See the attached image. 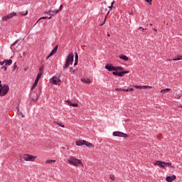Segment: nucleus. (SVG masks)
I'll use <instances>...</instances> for the list:
<instances>
[{"instance_id":"nucleus-25","label":"nucleus","mask_w":182,"mask_h":182,"mask_svg":"<svg viewBox=\"0 0 182 182\" xmlns=\"http://www.w3.org/2000/svg\"><path fill=\"white\" fill-rule=\"evenodd\" d=\"M70 73H75L76 72V70H75V68L70 67Z\"/></svg>"},{"instance_id":"nucleus-60","label":"nucleus","mask_w":182,"mask_h":182,"mask_svg":"<svg viewBox=\"0 0 182 182\" xmlns=\"http://www.w3.org/2000/svg\"><path fill=\"white\" fill-rule=\"evenodd\" d=\"M40 70H42V68H40Z\"/></svg>"},{"instance_id":"nucleus-4","label":"nucleus","mask_w":182,"mask_h":182,"mask_svg":"<svg viewBox=\"0 0 182 182\" xmlns=\"http://www.w3.org/2000/svg\"><path fill=\"white\" fill-rule=\"evenodd\" d=\"M9 92V86L8 85H4L1 88H0V96L4 97L6 93Z\"/></svg>"},{"instance_id":"nucleus-18","label":"nucleus","mask_w":182,"mask_h":182,"mask_svg":"<svg viewBox=\"0 0 182 182\" xmlns=\"http://www.w3.org/2000/svg\"><path fill=\"white\" fill-rule=\"evenodd\" d=\"M126 73H129V71H122V72L118 73V76H119V77H123V75H126Z\"/></svg>"},{"instance_id":"nucleus-15","label":"nucleus","mask_w":182,"mask_h":182,"mask_svg":"<svg viewBox=\"0 0 182 182\" xmlns=\"http://www.w3.org/2000/svg\"><path fill=\"white\" fill-rule=\"evenodd\" d=\"M59 82H60V80H59V78L55 77H53V85H59Z\"/></svg>"},{"instance_id":"nucleus-11","label":"nucleus","mask_w":182,"mask_h":182,"mask_svg":"<svg viewBox=\"0 0 182 182\" xmlns=\"http://www.w3.org/2000/svg\"><path fill=\"white\" fill-rule=\"evenodd\" d=\"M155 164L156 166H159V167H161V168H164L165 162H163L161 161H157Z\"/></svg>"},{"instance_id":"nucleus-31","label":"nucleus","mask_w":182,"mask_h":182,"mask_svg":"<svg viewBox=\"0 0 182 182\" xmlns=\"http://www.w3.org/2000/svg\"><path fill=\"white\" fill-rule=\"evenodd\" d=\"M113 5H114V1H113L112 3H111V6H108V8L109 9H112L113 8Z\"/></svg>"},{"instance_id":"nucleus-59","label":"nucleus","mask_w":182,"mask_h":182,"mask_svg":"<svg viewBox=\"0 0 182 182\" xmlns=\"http://www.w3.org/2000/svg\"><path fill=\"white\" fill-rule=\"evenodd\" d=\"M38 21H39V20H38V21L36 22V23H38Z\"/></svg>"},{"instance_id":"nucleus-45","label":"nucleus","mask_w":182,"mask_h":182,"mask_svg":"<svg viewBox=\"0 0 182 182\" xmlns=\"http://www.w3.org/2000/svg\"><path fill=\"white\" fill-rule=\"evenodd\" d=\"M20 116H21V117H25V115H23V113H22L21 112H19Z\"/></svg>"},{"instance_id":"nucleus-20","label":"nucleus","mask_w":182,"mask_h":182,"mask_svg":"<svg viewBox=\"0 0 182 182\" xmlns=\"http://www.w3.org/2000/svg\"><path fill=\"white\" fill-rule=\"evenodd\" d=\"M51 163H56V160L48 159L46 161V164H50Z\"/></svg>"},{"instance_id":"nucleus-16","label":"nucleus","mask_w":182,"mask_h":182,"mask_svg":"<svg viewBox=\"0 0 182 182\" xmlns=\"http://www.w3.org/2000/svg\"><path fill=\"white\" fill-rule=\"evenodd\" d=\"M6 66H11L12 65V60H4Z\"/></svg>"},{"instance_id":"nucleus-10","label":"nucleus","mask_w":182,"mask_h":182,"mask_svg":"<svg viewBox=\"0 0 182 182\" xmlns=\"http://www.w3.org/2000/svg\"><path fill=\"white\" fill-rule=\"evenodd\" d=\"M81 82H84V83H87V85L92 83V81L87 77L81 78Z\"/></svg>"},{"instance_id":"nucleus-51","label":"nucleus","mask_w":182,"mask_h":182,"mask_svg":"<svg viewBox=\"0 0 182 182\" xmlns=\"http://www.w3.org/2000/svg\"><path fill=\"white\" fill-rule=\"evenodd\" d=\"M78 61H75L74 66H77Z\"/></svg>"},{"instance_id":"nucleus-13","label":"nucleus","mask_w":182,"mask_h":182,"mask_svg":"<svg viewBox=\"0 0 182 182\" xmlns=\"http://www.w3.org/2000/svg\"><path fill=\"white\" fill-rule=\"evenodd\" d=\"M58 48H59V46H55V47L50 53V56H53V55H55V53H56V52H58Z\"/></svg>"},{"instance_id":"nucleus-33","label":"nucleus","mask_w":182,"mask_h":182,"mask_svg":"<svg viewBox=\"0 0 182 182\" xmlns=\"http://www.w3.org/2000/svg\"><path fill=\"white\" fill-rule=\"evenodd\" d=\"M36 86H38V84H36V82H34V84L33 85L32 87H31V90H33V89H35V87H36Z\"/></svg>"},{"instance_id":"nucleus-19","label":"nucleus","mask_w":182,"mask_h":182,"mask_svg":"<svg viewBox=\"0 0 182 182\" xmlns=\"http://www.w3.org/2000/svg\"><path fill=\"white\" fill-rule=\"evenodd\" d=\"M125 90H126V89H123V88H122L120 87H117L115 88V91L116 92H125Z\"/></svg>"},{"instance_id":"nucleus-34","label":"nucleus","mask_w":182,"mask_h":182,"mask_svg":"<svg viewBox=\"0 0 182 182\" xmlns=\"http://www.w3.org/2000/svg\"><path fill=\"white\" fill-rule=\"evenodd\" d=\"M116 71L117 70H123V68L122 67H116Z\"/></svg>"},{"instance_id":"nucleus-47","label":"nucleus","mask_w":182,"mask_h":182,"mask_svg":"<svg viewBox=\"0 0 182 182\" xmlns=\"http://www.w3.org/2000/svg\"><path fill=\"white\" fill-rule=\"evenodd\" d=\"M38 82H39V80H38V78H36V79L35 80L34 83H36V84L38 85Z\"/></svg>"},{"instance_id":"nucleus-22","label":"nucleus","mask_w":182,"mask_h":182,"mask_svg":"<svg viewBox=\"0 0 182 182\" xmlns=\"http://www.w3.org/2000/svg\"><path fill=\"white\" fill-rule=\"evenodd\" d=\"M166 166H167L168 167H171V168H174V166H171V163L165 162L164 167H166Z\"/></svg>"},{"instance_id":"nucleus-56","label":"nucleus","mask_w":182,"mask_h":182,"mask_svg":"<svg viewBox=\"0 0 182 182\" xmlns=\"http://www.w3.org/2000/svg\"><path fill=\"white\" fill-rule=\"evenodd\" d=\"M155 32H157V29H154Z\"/></svg>"},{"instance_id":"nucleus-54","label":"nucleus","mask_w":182,"mask_h":182,"mask_svg":"<svg viewBox=\"0 0 182 182\" xmlns=\"http://www.w3.org/2000/svg\"><path fill=\"white\" fill-rule=\"evenodd\" d=\"M48 19H52V16H50V17L47 18Z\"/></svg>"},{"instance_id":"nucleus-2","label":"nucleus","mask_w":182,"mask_h":182,"mask_svg":"<svg viewBox=\"0 0 182 182\" xmlns=\"http://www.w3.org/2000/svg\"><path fill=\"white\" fill-rule=\"evenodd\" d=\"M68 163L71 164L72 166H75V167L77 166H83V163H82V161L80 159H77L73 156H71L68 160Z\"/></svg>"},{"instance_id":"nucleus-5","label":"nucleus","mask_w":182,"mask_h":182,"mask_svg":"<svg viewBox=\"0 0 182 182\" xmlns=\"http://www.w3.org/2000/svg\"><path fill=\"white\" fill-rule=\"evenodd\" d=\"M23 160L25 161H35L36 157L33 155L24 154L22 156Z\"/></svg>"},{"instance_id":"nucleus-38","label":"nucleus","mask_w":182,"mask_h":182,"mask_svg":"<svg viewBox=\"0 0 182 182\" xmlns=\"http://www.w3.org/2000/svg\"><path fill=\"white\" fill-rule=\"evenodd\" d=\"M16 68H18V66L16 65V63H15L14 64V67H13L14 70H15V69H16Z\"/></svg>"},{"instance_id":"nucleus-41","label":"nucleus","mask_w":182,"mask_h":182,"mask_svg":"<svg viewBox=\"0 0 182 182\" xmlns=\"http://www.w3.org/2000/svg\"><path fill=\"white\" fill-rule=\"evenodd\" d=\"M41 19H48V17L47 16H43V17H41L38 19V21H41Z\"/></svg>"},{"instance_id":"nucleus-37","label":"nucleus","mask_w":182,"mask_h":182,"mask_svg":"<svg viewBox=\"0 0 182 182\" xmlns=\"http://www.w3.org/2000/svg\"><path fill=\"white\" fill-rule=\"evenodd\" d=\"M52 11V13H53V15L55 14H58V12H59V10H54V11Z\"/></svg>"},{"instance_id":"nucleus-53","label":"nucleus","mask_w":182,"mask_h":182,"mask_svg":"<svg viewBox=\"0 0 182 182\" xmlns=\"http://www.w3.org/2000/svg\"><path fill=\"white\" fill-rule=\"evenodd\" d=\"M2 81L0 80V87H2Z\"/></svg>"},{"instance_id":"nucleus-44","label":"nucleus","mask_w":182,"mask_h":182,"mask_svg":"<svg viewBox=\"0 0 182 182\" xmlns=\"http://www.w3.org/2000/svg\"><path fill=\"white\" fill-rule=\"evenodd\" d=\"M109 178H110L111 180H112V181H114V179H115L114 176H113V175H111Z\"/></svg>"},{"instance_id":"nucleus-46","label":"nucleus","mask_w":182,"mask_h":182,"mask_svg":"<svg viewBox=\"0 0 182 182\" xmlns=\"http://www.w3.org/2000/svg\"><path fill=\"white\" fill-rule=\"evenodd\" d=\"M146 2H148V4H150V5H151V2L152 1L151 0H145Z\"/></svg>"},{"instance_id":"nucleus-42","label":"nucleus","mask_w":182,"mask_h":182,"mask_svg":"<svg viewBox=\"0 0 182 182\" xmlns=\"http://www.w3.org/2000/svg\"><path fill=\"white\" fill-rule=\"evenodd\" d=\"M105 22H106V17L105 18L104 22L101 23L100 26H103V25H105Z\"/></svg>"},{"instance_id":"nucleus-57","label":"nucleus","mask_w":182,"mask_h":182,"mask_svg":"<svg viewBox=\"0 0 182 182\" xmlns=\"http://www.w3.org/2000/svg\"><path fill=\"white\" fill-rule=\"evenodd\" d=\"M107 36H110V34H109V33H108V34H107Z\"/></svg>"},{"instance_id":"nucleus-28","label":"nucleus","mask_w":182,"mask_h":182,"mask_svg":"<svg viewBox=\"0 0 182 182\" xmlns=\"http://www.w3.org/2000/svg\"><path fill=\"white\" fill-rule=\"evenodd\" d=\"M15 45H16V42H15L14 43H13V44L11 46V50H14V49H15Z\"/></svg>"},{"instance_id":"nucleus-48","label":"nucleus","mask_w":182,"mask_h":182,"mask_svg":"<svg viewBox=\"0 0 182 182\" xmlns=\"http://www.w3.org/2000/svg\"><path fill=\"white\" fill-rule=\"evenodd\" d=\"M180 97H181V95H176V99H180Z\"/></svg>"},{"instance_id":"nucleus-12","label":"nucleus","mask_w":182,"mask_h":182,"mask_svg":"<svg viewBox=\"0 0 182 182\" xmlns=\"http://www.w3.org/2000/svg\"><path fill=\"white\" fill-rule=\"evenodd\" d=\"M58 48H59V46H55V47L50 53V56H53V55H55V53H56V52H58Z\"/></svg>"},{"instance_id":"nucleus-30","label":"nucleus","mask_w":182,"mask_h":182,"mask_svg":"<svg viewBox=\"0 0 182 182\" xmlns=\"http://www.w3.org/2000/svg\"><path fill=\"white\" fill-rule=\"evenodd\" d=\"M134 90V88H127V90L125 89V92H133Z\"/></svg>"},{"instance_id":"nucleus-21","label":"nucleus","mask_w":182,"mask_h":182,"mask_svg":"<svg viewBox=\"0 0 182 182\" xmlns=\"http://www.w3.org/2000/svg\"><path fill=\"white\" fill-rule=\"evenodd\" d=\"M168 60H182V55H178L176 58L171 59Z\"/></svg>"},{"instance_id":"nucleus-35","label":"nucleus","mask_w":182,"mask_h":182,"mask_svg":"<svg viewBox=\"0 0 182 182\" xmlns=\"http://www.w3.org/2000/svg\"><path fill=\"white\" fill-rule=\"evenodd\" d=\"M112 75H114V76H118L119 73L115 70V71H114V72L112 73Z\"/></svg>"},{"instance_id":"nucleus-32","label":"nucleus","mask_w":182,"mask_h":182,"mask_svg":"<svg viewBox=\"0 0 182 182\" xmlns=\"http://www.w3.org/2000/svg\"><path fill=\"white\" fill-rule=\"evenodd\" d=\"M46 14H47V15H50V16H52V15H53L52 11H47L46 12Z\"/></svg>"},{"instance_id":"nucleus-58","label":"nucleus","mask_w":182,"mask_h":182,"mask_svg":"<svg viewBox=\"0 0 182 182\" xmlns=\"http://www.w3.org/2000/svg\"><path fill=\"white\" fill-rule=\"evenodd\" d=\"M179 107H181L182 109V105H180Z\"/></svg>"},{"instance_id":"nucleus-29","label":"nucleus","mask_w":182,"mask_h":182,"mask_svg":"<svg viewBox=\"0 0 182 182\" xmlns=\"http://www.w3.org/2000/svg\"><path fill=\"white\" fill-rule=\"evenodd\" d=\"M41 77H42V73H38V74L37 75L36 79H38V80H39V79H41Z\"/></svg>"},{"instance_id":"nucleus-40","label":"nucleus","mask_w":182,"mask_h":182,"mask_svg":"<svg viewBox=\"0 0 182 182\" xmlns=\"http://www.w3.org/2000/svg\"><path fill=\"white\" fill-rule=\"evenodd\" d=\"M57 124L60 126V127H65V125H63V124L57 123Z\"/></svg>"},{"instance_id":"nucleus-27","label":"nucleus","mask_w":182,"mask_h":182,"mask_svg":"<svg viewBox=\"0 0 182 182\" xmlns=\"http://www.w3.org/2000/svg\"><path fill=\"white\" fill-rule=\"evenodd\" d=\"M79 60V55H77V53H75V61H77Z\"/></svg>"},{"instance_id":"nucleus-3","label":"nucleus","mask_w":182,"mask_h":182,"mask_svg":"<svg viewBox=\"0 0 182 182\" xmlns=\"http://www.w3.org/2000/svg\"><path fill=\"white\" fill-rule=\"evenodd\" d=\"M76 146H87V147H95L93 144L87 142L85 140H78L75 142Z\"/></svg>"},{"instance_id":"nucleus-43","label":"nucleus","mask_w":182,"mask_h":182,"mask_svg":"<svg viewBox=\"0 0 182 182\" xmlns=\"http://www.w3.org/2000/svg\"><path fill=\"white\" fill-rule=\"evenodd\" d=\"M0 65H1V66H4V65H5V60L4 61H1Z\"/></svg>"},{"instance_id":"nucleus-6","label":"nucleus","mask_w":182,"mask_h":182,"mask_svg":"<svg viewBox=\"0 0 182 182\" xmlns=\"http://www.w3.org/2000/svg\"><path fill=\"white\" fill-rule=\"evenodd\" d=\"M16 13L15 12H13V13H11L9 14V15H6V16H4L3 18H2V21L4 22H6V21L9 20V19H12V18H14V16H16Z\"/></svg>"},{"instance_id":"nucleus-26","label":"nucleus","mask_w":182,"mask_h":182,"mask_svg":"<svg viewBox=\"0 0 182 182\" xmlns=\"http://www.w3.org/2000/svg\"><path fill=\"white\" fill-rule=\"evenodd\" d=\"M151 86H149V85H144L142 86V89H151Z\"/></svg>"},{"instance_id":"nucleus-23","label":"nucleus","mask_w":182,"mask_h":182,"mask_svg":"<svg viewBox=\"0 0 182 182\" xmlns=\"http://www.w3.org/2000/svg\"><path fill=\"white\" fill-rule=\"evenodd\" d=\"M170 90H171L170 88H166V89L161 90V93H163V95H164L165 92H170Z\"/></svg>"},{"instance_id":"nucleus-14","label":"nucleus","mask_w":182,"mask_h":182,"mask_svg":"<svg viewBox=\"0 0 182 182\" xmlns=\"http://www.w3.org/2000/svg\"><path fill=\"white\" fill-rule=\"evenodd\" d=\"M66 102L68 106H72L73 107H77L79 106L78 104L72 103V102H70V100H67Z\"/></svg>"},{"instance_id":"nucleus-49","label":"nucleus","mask_w":182,"mask_h":182,"mask_svg":"<svg viewBox=\"0 0 182 182\" xmlns=\"http://www.w3.org/2000/svg\"><path fill=\"white\" fill-rule=\"evenodd\" d=\"M139 29H142L141 32H144V28L142 27H139Z\"/></svg>"},{"instance_id":"nucleus-24","label":"nucleus","mask_w":182,"mask_h":182,"mask_svg":"<svg viewBox=\"0 0 182 182\" xmlns=\"http://www.w3.org/2000/svg\"><path fill=\"white\" fill-rule=\"evenodd\" d=\"M28 14V11H21L19 13L20 15H22L23 16H25Z\"/></svg>"},{"instance_id":"nucleus-1","label":"nucleus","mask_w":182,"mask_h":182,"mask_svg":"<svg viewBox=\"0 0 182 182\" xmlns=\"http://www.w3.org/2000/svg\"><path fill=\"white\" fill-rule=\"evenodd\" d=\"M75 55H73V53H70L67 58L65 59V64L63 65V69H68L70 65L73 63Z\"/></svg>"},{"instance_id":"nucleus-39","label":"nucleus","mask_w":182,"mask_h":182,"mask_svg":"<svg viewBox=\"0 0 182 182\" xmlns=\"http://www.w3.org/2000/svg\"><path fill=\"white\" fill-rule=\"evenodd\" d=\"M1 69H4L5 70V72H6V70L8 69L6 65H5V66L1 67Z\"/></svg>"},{"instance_id":"nucleus-7","label":"nucleus","mask_w":182,"mask_h":182,"mask_svg":"<svg viewBox=\"0 0 182 182\" xmlns=\"http://www.w3.org/2000/svg\"><path fill=\"white\" fill-rule=\"evenodd\" d=\"M112 134L115 137H127V134L122 132H114Z\"/></svg>"},{"instance_id":"nucleus-52","label":"nucleus","mask_w":182,"mask_h":182,"mask_svg":"<svg viewBox=\"0 0 182 182\" xmlns=\"http://www.w3.org/2000/svg\"><path fill=\"white\" fill-rule=\"evenodd\" d=\"M16 109H17V113L19 114V112H21L19 111V107H17Z\"/></svg>"},{"instance_id":"nucleus-50","label":"nucleus","mask_w":182,"mask_h":182,"mask_svg":"<svg viewBox=\"0 0 182 182\" xmlns=\"http://www.w3.org/2000/svg\"><path fill=\"white\" fill-rule=\"evenodd\" d=\"M50 56H52V55H50V54H49V55L46 57V59H49V58H50Z\"/></svg>"},{"instance_id":"nucleus-17","label":"nucleus","mask_w":182,"mask_h":182,"mask_svg":"<svg viewBox=\"0 0 182 182\" xmlns=\"http://www.w3.org/2000/svg\"><path fill=\"white\" fill-rule=\"evenodd\" d=\"M119 59H122L123 60H129V57L124 55H121L119 56Z\"/></svg>"},{"instance_id":"nucleus-8","label":"nucleus","mask_w":182,"mask_h":182,"mask_svg":"<svg viewBox=\"0 0 182 182\" xmlns=\"http://www.w3.org/2000/svg\"><path fill=\"white\" fill-rule=\"evenodd\" d=\"M105 69L109 70V72H113V70H116V67L113 66V64H107L105 65Z\"/></svg>"},{"instance_id":"nucleus-9","label":"nucleus","mask_w":182,"mask_h":182,"mask_svg":"<svg viewBox=\"0 0 182 182\" xmlns=\"http://www.w3.org/2000/svg\"><path fill=\"white\" fill-rule=\"evenodd\" d=\"M176 175H173L172 176H167L166 181L172 182V181H174V180H176Z\"/></svg>"},{"instance_id":"nucleus-55","label":"nucleus","mask_w":182,"mask_h":182,"mask_svg":"<svg viewBox=\"0 0 182 182\" xmlns=\"http://www.w3.org/2000/svg\"><path fill=\"white\" fill-rule=\"evenodd\" d=\"M60 9H62V5L60 6Z\"/></svg>"},{"instance_id":"nucleus-36","label":"nucleus","mask_w":182,"mask_h":182,"mask_svg":"<svg viewBox=\"0 0 182 182\" xmlns=\"http://www.w3.org/2000/svg\"><path fill=\"white\" fill-rule=\"evenodd\" d=\"M134 87H136V89H142L143 86L135 85Z\"/></svg>"}]
</instances>
